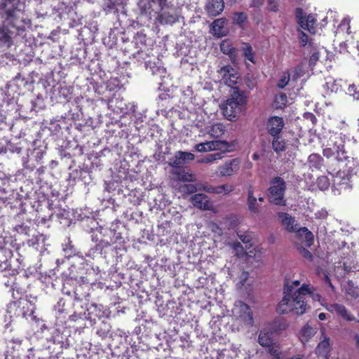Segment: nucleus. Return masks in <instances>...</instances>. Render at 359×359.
I'll return each instance as SVG.
<instances>
[{"instance_id": "ddd939ff", "label": "nucleus", "mask_w": 359, "mask_h": 359, "mask_svg": "<svg viewBox=\"0 0 359 359\" xmlns=\"http://www.w3.org/2000/svg\"><path fill=\"white\" fill-rule=\"evenodd\" d=\"M330 352V338L322 331L321 340L316 348V353L323 359H329Z\"/></svg>"}, {"instance_id": "f03ea898", "label": "nucleus", "mask_w": 359, "mask_h": 359, "mask_svg": "<svg viewBox=\"0 0 359 359\" xmlns=\"http://www.w3.org/2000/svg\"><path fill=\"white\" fill-rule=\"evenodd\" d=\"M247 98L243 92L233 90L231 97L222 107L223 115L229 121H235L244 112Z\"/></svg>"}, {"instance_id": "bf43d9fd", "label": "nucleus", "mask_w": 359, "mask_h": 359, "mask_svg": "<svg viewBox=\"0 0 359 359\" xmlns=\"http://www.w3.org/2000/svg\"><path fill=\"white\" fill-rule=\"evenodd\" d=\"M305 116H306V118H309L313 123H315L316 122V118L313 114H311V113L306 114Z\"/></svg>"}, {"instance_id": "a19ab883", "label": "nucleus", "mask_w": 359, "mask_h": 359, "mask_svg": "<svg viewBox=\"0 0 359 359\" xmlns=\"http://www.w3.org/2000/svg\"><path fill=\"white\" fill-rule=\"evenodd\" d=\"M248 276H249L248 272L242 271V273H241V275L239 276V280L237 283V286L239 288H241L245 285L246 280L248 279Z\"/></svg>"}, {"instance_id": "20e7f679", "label": "nucleus", "mask_w": 359, "mask_h": 359, "mask_svg": "<svg viewBox=\"0 0 359 359\" xmlns=\"http://www.w3.org/2000/svg\"><path fill=\"white\" fill-rule=\"evenodd\" d=\"M286 189L285 180L276 177L271 181L270 187L268 189L269 198L271 203L277 205H284V194Z\"/></svg>"}, {"instance_id": "72a5a7b5", "label": "nucleus", "mask_w": 359, "mask_h": 359, "mask_svg": "<svg viewBox=\"0 0 359 359\" xmlns=\"http://www.w3.org/2000/svg\"><path fill=\"white\" fill-rule=\"evenodd\" d=\"M234 189L233 186L231 184H226L219 186H217L216 194H228L233 191Z\"/></svg>"}, {"instance_id": "4be33fe9", "label": "nucleus", "mask_w": 359, "mask_h": 359, "mask_svg": "<svg viewBox=\"0 0 359 359\" xmlns=\"http://www.w3.org/2000/svg\"><path fill=\"white\" fill-rule=\"evenodd\" d=\"M247 204L248 209L252 214H257L259 212V204L257 198L255 196L254 189L252 187H249L248 191Z\"/></svg>"}, {"instance_id": "5fc2aeb1", "label": "nucleus", "mask_w": 359, "mask_h": 359, "mask_svg": "<svg viewBox=\"0 0 359 359\" xmlns=\"http://www.w3.org/2000/svg\"><path fill=\"white\" fill-rule=\"evenodd\" d=\"M150 68H151V69L152 71V73L154 74H161L164 73V72H165V69L163 67H161V66L157 67L156 69H154V67H152L151 66H150Z\"/></svg>"}, {"instance_id": "39448f33", "label": "nucleus", "mask_w": 359, "mask_h": 359, "mask_svg": "<svg viewBox=\"0 0 359 359\" xmlns=\"http://www.w3.org/2000/svg\"><path fill=\"white\" fill-rule=\"evenodd\" d=\"M5 243L4 237L0 235V272L8 271V274L13 275L20 266L12 264L13 252L10 249L4 248Z\"/></svg>"}, {"instance_id": "79ce46f5", "label": "nucleus", "mask_w": 359, "mask_h": 359, "mask_svg": "<svg viewBox=\"0 0 359 359\" xmlns=\"http://www.w3.org/2000/svg\"><path fill=\"white\" fill-rule=\"evenodd\" d=\"M247 20V15L244 13H236L233 18V21L238 25L243 24Z\"/></svg>"}, {"instance_id": "423d86ee", "label": "nucleus", "mask_w": 359, "mask_h": 359, "mask_svg": "<svg viewBox=\"0 0 359 359\" xmlns=\"http://www.w3.org/2000/svg\"><path fill=\"white\" fill-rule=\"evenodd\" d=\"M212 118L208 117L207 120L204 119L203 124H200L198 121V127H204L205 130L213 138H219L224 135L226 128L223 123L215 122L216 114H212Z\"/></svg>"}, {"instance_id": "13d9d810", "label": "nucleus", "mask_w": 359, "mask_h": 359, "mask_svg": "<svg viewBox=\"0 0 359 359\" xmlns=\"http://www.w3.org/2000/svg\"><path fill=\"white\" fill-rule=\"evenodd\" d=\"M204 190L209 193L216 194L217 187H205Z\"/></svg>"}, {"instance_id": "2f4dec72", "label": "nucleus", "mask_w": 359, "mask_h": 359, "mask_svg": "<svg viewBox=\"0 0 359 359\" xmlns=\"http://www.w3.org/2000/svg\"><path fill=\"white\" fill-rule=\"evenodd\" d=\"M304 74V69L303 65H299L296 66L290 75L292 79L295 81Z\"/></svg>"}, {"instance_id": "58836bf2", "label": "nucleus", "mask_w": 359, "mask_h": 359, "mask_svg": "<svg viewBox=\"0 0 359 359\" xmlns=\"http://www.w3.org/2000/svg\"><path fill=\"white\" fill-rule=\"evenodd\" d=\"M290 76H291L289 72H284L278 81V86L280 88H283L288 83Z\"/></svg>"}, {"instance_id": "6e6552de", "label": "nucleus", "mask_w": 359, "mask_h": 359, "mask_svg": "<svg viewBox=\"0 0 359 359\" xmlns=\"http://www.w3.org/2000/svg\"><path fill=\"white\" fill-rule=\"evenodd\" d=\"M229 144L226 141L212 140L206 141L194 146V149L198 152H208L215 150L226 149Z\"/></svg>"}, {"instance_id": "f8f14e48", "label": "nucleus", "mask_w": 359, "mask_h": 359, "mask_svg": "<svg viewBox=\"0 0 359 359\" xmlns=\"http://www.w3.org/2000/svg\"><path fill=\"white\" fill-rule=\"evenodd\" d=\"M284 127L283 118L279 116H272L268 119L266 128L268 133L273 137H276L282 131Z\"/></svg>"}, {"instance_id": "37998d69", "label": "nucleus", "mask_w": 359, "mask_h": 359, "mask_svg": "<svg viewBox=\"0 0 359 359\" xmlns=\"http://www.w3.org/2000/svg\"><path fill=\"white\" fill-rule=\"evenodd\" d=\"M231 247L233 249L237 255H242L244 252V249L240 243H233L230 244Z\"/></svg>"}, {"instance_id": "f3484780", "label": "nucleus", "mask_w": 359, "mask_h": 359, "mask_svg": "<svg viewBox=\"0 0 359 359\" xmlns=\"http://www.w3.org/2000/svg\"><path fill=\"white\" fill-rule=\"evenodd\" d=\"M191 202L194 206L201 210H209L211 205L208 197L203 194H197L191 197Z\"/></svg>"}, {"instance_id": "b1692460", "label": "nucleus", "mask_w": 359, "mask_h": 359, "mask_svg": "<svg viewBox=\"0 0 359 359\" xmlns=\"http://www.w3.org/2000/svg\"><path fill=\"white\" fill-rule=\"evenodd\" d=\"M317 332V328L306 324L300 330L299 337L302 342H307Z\"/></svg>"}, {"instance_id": "c85d7f7f", "label": "nucleus", "mask_w": 359, "mask_h": 359, "mask_svg": "<svg viewBox=\"0 0 359 359\" xmlns=\"http://www.w3.org/2000/svg\"><path fill=\"white\" fill-rule=\"evenodd\" d=\"M272 147L273 150L278 153L285 150V142L283 140L280 139L278 135H277L276 137H273Z\"/></svg>"}, {"instance_id": "69168bd1", "label": "nucleus", "mask_w": 359, "mask_h": 359, "mask_svg": "<svg viewBox=\"0 0 359 359\" xmlns=\"http://www.w3.org/2000/svg\"><path fill=\"white\" fill-rule=\"evenodd\" d=\"M355 339L356 341L357 346L359 348V334H356L355 336Z\"/></svg>"}, {"instance_id": "0eeeda50", "label": "nucleus", "mask_w": 359, "mask_h": 359, "mask_svg": "<svg viewBox=\"0 0 359 359\" xmlns=\"http://www.w3.org/2000/svg\"><path fill=\"white\" fill-rule=\"evenodd\" d=\"M218 72L222 79L226 85L233 88V90H238V88L236 85L238 83L239 76L238 72L235 69L230 65H226L222 67Z\"/></svg>"}, {"instance_id": "052dcab7", "label": "nucleus", "mask_w": 359, "mask_h": 359, "mask_svg": "<svg viewBox=\"0 0 359 359\" xmlns=\"http://www.w3.org/2000/svg\"><path fill=\"white\" fill-rule=\"evenodd\" d=\"M263 4V0H252V4L255 7H259Z\"/></svg>"}, {"instance_id": "9b49d317", "label": "nucleus", "mask_w": 359, "mask_h": 359, "mask_svg": "<svg viewBox=\"0 0 359 359\" xmlns=\"http://www.w3.org/2000/svg\"><path fill=\"white\" fill-rule=\"evenodd\" d=\"M296 17L298 24L302 29L308 30L310 33H315L316 20L313 15L304 16L303 10L299 8L296 9Z\"/></svg>"}, {"instance_id": "412c9836", "label": "nucleus", "mask_w": 359, "mask_h": 359, "mask_svg": "<svg viewBox=\"0 0 359 359\" xmlns=\"http://www.w3.org/2000/svg\"><path fill=\"white\" fill-rule=\"evenodd\" d=\"M174 177L178 181L194 182V176L192 173L187 172L183 168H173L171 172Z\"/></svg>"}, {"instance_id": "680f3d73", "label": "nucleus", "mask_w": 359, "mask_h": 359, "mask_svg": "<svg viewBox=\"0 0 359 359\" xmlns=\"http://www.w3.org/2000/svg\"><path fill=\"white\" fill-rule=\"evenodd\" d=\"M281 359H304V355H300V354H297V355H294L292 358H281Z\"/></svg>"}, {"instance_id": "aec40b11", "label": "nucleus", "mask_w": 359, "mask_h": 359, "mask_svg": "<svg viewBox=\"0 0 359 359\" xmlns=\"http://www.w3.org/2000/svg\"><path fill=\"white\" fill-rule=\"evenodd\" d=\"M226 20L224 18H219L212 23L211 25V33L217 36L222 37L226 35V30L224 28Z\"/></svg>"}, {"instance_id": "a878e982", "label": "nucleus", "mask_w": 359, "mask_h": 359, "mask_svg": "<svg viewBox=\"0 0 359 359\" xmlns=\"http://www.w3.org/2000/svg\"><path fill=\"white\" fill-rule=\"evenodd\" d=\"M351 19L349 17H345L341 21L338 25L336 31V36L340 37V36H348L351 34L350 27Z\"/></svg>"}, {"instance_id": "a18cd8bd", "label": "nucleus", "mask_w": 359, "mask_h": 359, "mask_svg": "<svg viewBox=\"0 0 359 359\" xmlns=\"http://www.w3.org/2000/svg\"><path fill=\"white\" fill-rule=\"evenodd\" d=\"M299 40L302 46H305L308 43V36L302 31H299Z\"/></svg>"}, {"instance_id": "f704fd0d", "label": "nucleus", "mask_w": 359, "mask_h": 359, "mask_svg": "<svg viewBox=\"0 0 359 359\" xmlns=\"http://www.w3.org/2000/svg\"><path fill=\"white\" fill-rule=\"evenodd\" d=\"M180 191L185 194H190L195 193L197 191L196 187L194 184H183L179 188Z\"/></svg>"}, {"instance_id": "de8ad7c7", "label": "nucleus", "mask_w": 359, "mask_h": 359, "mask_svg": "<svg viewBox=\"0 0 359 359\" xmlns=\"http://www.w3.org/2000/svg\"><path fill=\"white\" fill-rule=\"evenodd\" d=\"M209 226L212 231L214 232L215 234H217L218 236L222 235V230L216 223L211 222L209 224Z\"/></svg>"}, {"instance_id": "c756f323", "label": "nucleus", "mask_w": 359, "mask_h": 359, "mask_svg": "<svg viewBox=\"0 0 359 359\" xmlns=\"http://www.w3.org/2000/svg\"><path fill=\"white\" fill-rule=\"evenodd\" d=\"M242 50L245 59L254 63V52L252 46L249 43H243Z\"/></svg>"}, {"instance_id": "1a4fd4ad", "label": "nucleus", "mask_w": 359, "mask_h": 359, "mask_svg": "<svg viewBox=\"0 0 359 359\" xmlns=\"http://www.w3.org/2000/svg\"><path fill=\"white\" fill-rule=\"evenodd\" d=\"M240 165L241 161L238 158L226 161L218 167V175L221 177L232 176L238 172Z\"/></svg>"}, {"instance_id": "6ab92c4d", "label": "nucleus", "mask_w": 359, "mask_h": 359, "mask_svg": "<svg viewBox=\"0 0 359 359\" xmlns=\"http://www.w3.org/2000/svg\"><path fill=\"white\" fill-rule=\"evenodd\" d=\"M206 8L209 15L216 16L222 12L224 4L223 0H210Z\"/></svg>"}, {"instance_id": "49530a36", "label": "nucleus", "mask_w": 359, "mask_h": 359, "mask_svg": "<svg viewBox=\"0 0 359 359\" xmlns=\"http://www.w3.org/2000/svg\"><path fill=\"white\" fill-rule=\"evenodd\" d=\"M52 341L54 344H60L62 342V337L58 330H55L52 336Z\"/></svg>"}, {"instance_id": "a211bd4d", "label": "nucleus", "mask_w": 359, "mask_h": 359, "mask_svg": "<svg viewBox=\"0 0 359 359\" xmlns=\"http://www.w3.org/2000/svg\"><path fill=\"white\" fill-rule=\"evenodd\" d=\"M296 236L300 238V240L305 244V245L309 247L313 244V233L306 227H298L294 232Z\"/></svg>"}, {"instance_id": "7ed1b4c3", "label": "nucleus", "mask_w": 359, "mask_h": 359, "mask_svg": "<svg viewBox=\"0 0 359 359\" xmlns=\"http://www.w3.org/2000/svg\"><path fill=\"white\" fill-rule=\"evenodd\" d=\"M234 319L233 326L238 331L249 332L254 325L253 313L250 307L245 303L238 301L232 309Z\"/></svg>"}, {"instance_id": "2eb2a0df", "label": "nucleus", "mask_w": 359, "mask_h": 359, "mask_svg": "<svg viewBox=\"0 0 359 359\" xmlns=\"http://www.w3.org/2000/svg\"><path fill=\"white\" fill-rule=\"evenodd\" d=\"M278 219L281 224L290 232H295L299 226L294 217L285 212H278Z\"/></svg>"}, {"instance_id": "8fccbe9b", "label": "nucleus", "mask_w": 359, "mask_h": 359, "mask_svg": "<svg viewBox=\"0 0 359 359\" xmlns=\"http://www.w3.org/2000/svg\"><path fill=\"white\" fill-rule=\"evenodd\" d=\"M327 212L325 209H321L315 213V217L317 219H325L327 217Z\"/></svg>"}, {"instance_id": "393cba45", "label": "nucleus", "mask_w": 359, "mask_h": 359, "mask_svg": "<svg viewBox=\"0 0 359 359\" xmlns=\"http://www.w3.org/2000/svg\"><path fill=\"white\" fill-rule=\"evenodd\" d=\"M307 164L312 171L320 170L323 165V159L318 154H311L308 157Z\"/></svg>"}, {"instance_id": "338daca9", "label": "nucleus", "mask_w": 359, "mask_h": 359, "mask_svg": "<svg viewBox=\"0 0 359 359\" xmlns=\"http://www.w3.org/2000/svg\"><path fill=\"white\" fill-rule=\"evenodd\" d=\"M320 295L318 294L313 295V299L315 300H320Z\"/></svg>"}, {"instance_id": "7c9ffc66", "label": "nucleus", "mask_w": 359, "mask_h": 359, "mask_svg": "<svg viewBox=\"0 0 359 359\" xmlns=\"http://www.w3.org/2000/svg\"><path fill=\"white\" fill-rule=\"evenodd\" d=\"M222 158V156L219 153H215L208 155L207 156L201 158L198 160V163H212L213 161L219 160Z\"/></svg>"}, {"instance_id": "5701e85b", "label": "nucleus", "mask_w": 359, "mask_h": 359, "mask_svg": "<svg viewBox=\"0 0 359 359\" xmlns=\"http://www.w3.org/2000/svg\"><path fill=\"white\" fill-rule=\"evenodd\" d=\"M221 51L228 55L233 62L236 59V50L233 47L232 43L229 40H224L220 44Z\"/></svg>"}, {"instance_id": "864d4df0", "label": "nucleus", "mask_w": 359, "mask_h": 359, "mask_svg": "<svg viewBox=\"0 0 359 359\" xmlns=\"http://www.w3.org/2000/svg\"><path fill=\"white\" fill-rule=\"evenodd\" d=\"M153 3H158V6L161 10H163L165 8L168 7V4L166 0H151Z\"/></svg>"}, {"instance_id": "6e6d98bb", "label": "nucleus", "mask_w": 359, "mask_h": 359, "mask_svg": "<svg viewBox=\"0 0 359 359\" xmlns=\"http://www.w3.org/2000/svg\"><path fill=\"white\" fill-rule=\"evenodd\" d=\"M302 256L307 259H311L312 258V254L311 253V252L306 249H303L302 251Z\"/></svg>"}, {"instance_id": "0e129e2a", "label": "nucleus", "mask_w": 359, "mask_h": 359, "mask_svg": "<svg viewBox=\"0 0 359 359\" xmlns=\"http://www.w3.org/2000/svg\"><path fill=\"white\" fill-rule=\"evenodd\" d=\"M318 318L320 320H325L326 319V314L324 313H320L319 315H318Z\"/></svg>"}, {"instance_id": "ea45409f", "label": "nucleus", "mask_w": 359, "mask_h": 359, "mask_svg": "<svg viewBox=\"0 0 359 359\" xmlns=\"http://www.w3.org/2000/svg\"><path fill=\"white\" fill-rule=\"evenodd\" d=\"M13 230L18 233L28 235L29 233V227L25 224H18L13 227Z\"/></svg>"}, {"instance_id": "4c0bfd02", "label": "nucleus", "mask_w": 359, "mask_h": 359, "mask_svg": "<svg viewBox=\"0 0 359 359\" xmlns=\"http://www.w3.org/2000/svg\"><path fill=\"white\" fill-rule=\"evenodd\" d=\"M266 347L269 348V351L271 353V355L274 357L273 359L282 358L280 356L281 353H280V348L278 347V346L274 344L273 342L271 346H266Z\"/></svg>"}, {"instance_id": "e2e57ef3", "label": "nucleus", "mask_w": 359, "mask_h": 359, "mask_svg": "<svg viewBox=\"0 0 359 359\" xmlns=\"http://www.w3.org/2000/svg\"><path fill=\"white\" fill-rule=\"evenodd\" d=\"M252 158L254 161H257L259 158V154L257 152H255L252 154Z\"/></svg>"}, {"instance_id": "bb28decb", "label": "nucleus", "mask_w": 359, "mask_h": 359, "mask_svg": "<svg viewBox=\"0 0 359 359\" xmlns=\"http://www.w3.org/2000/svg\"><path fill=\"white\" fill-rule=\"evenodd\" d=\"M161 24H173L177 21V16L170 12L163 11L157 17Z\"/></svg>"}, {"instance_id": "dca6fc26", "label": "nucleus", "mask_w": 359, "mask_h": 359, "mask_svg": "<svg viewBox=\"0 0 359 359\" xmlns=\"http://www.w3.org/2000/svg\"><path fill=\"white\" fill-rule=\"evenodd\" d=\"M327 309L332 313H336L338 316L347 321H353L355 320V317L351 314L346 308L342 304H330L327 307Z\"/></svg>"}, {"instance_id": "3c124183", "label": "nucleus", "mask_w": 359, "mask_h": 359, "mask_svg": "<svg viewBox=\"0 0 359 359\" xmlns=\"http://www.w3.org/2000/svg\"><path fill=\"white\" fill-rule=\"evenodd\" d=\"M319 60V53L318 52L313 53L309 59V65H314L316 62Z\"/></svg>"}, {"instance_id": "c9c22d12", "label": "nucleus", "mask_w": 359, "mask_h": 359, "mask_svg": "<svg viewBox=\"0 0 359 359\" xmlns=\"http://www.w3.org/2000/svg\"><path fill=\"white\" fill-rule=\"evenodd\" d=\"M237 236L244 244H250L252 241V236L249 232H242L241 231L237 232Z\"/></svg>"}, {"instance_id": "f257e3e1", "label": "nucleus", "mask_w": 359, "mask_h": 359, "mask_svg": "<svg viewBox=\"0 0 359 359\" xmlns=\"http://www.w3.org/2000/svg\"><path fill=\"white\" fill-rule=\"evenodd\" d=\"M311 291L309 285L303 284L295 290L292 285H284L283 297L278 304L277 311L280 314L292 313L302 315L306 310V297Z\"/></svg>"}, {"instance_id": "cd10ccee", "label": "nucleus", "mask_w": 359, "mask_h": 359, "mask_svg": "<svg viewBox=\"0 0 359 359\" xmlns=\"http://www.w3.org/2000/svg\"><path fill=\"white\" fill-rule=\"evenodd\" d=\"M287 102V97L285 93H280L276 95L275 99H274V103H275L276 108L281 109L284 106H285Z\"/></svg>"}, {"instance_id": "09e8293b", "label": "nucleus", "mask_w": 359, "mask_h": 359, "mask_svg": "<svg viewBox=\"0 0 359 359\" xmlns=\"http://www.w3.org/2000/svg\"><path fill=\"white\" fill-rule=\"evenodd\" d=\"M326 86L328 89H330L332 92H337L338 86L336 83L335 81L330 80V81L326 82Z\"/></svg>"}, {"instance_id": "e433bc0d", "label": "nucleus", "mask_w": 359, "mask_h": 359, "mask_svg": "<svg viewBox=\"0 0 359 359\" xmlns=\"http://www.w3.org/2000/svg\"><path fill=\"white\" fill-rule=\"evenodd\" d=\"M10 36L4 28L0 27V48L9 42Z\"/></svg>"}, {"instance_id": "4d7b16f0", "label": "nucleus", "mask_w": 359, "mask_h": 359, "mask_svg": "<svg viewBox=\"0 0 359 359\" xmlns=\"http://www.w3.org/2000/svg\"><path fill=\"white\" fill-rule=\"evenodd\" d=\"M285 284H288V285H292V286H293V287H294L295 290H297V289H298V288H299L298 287H299V285H300V281H299V280H294V281H292V282H291V283H289L288 281H287Z\"/></svg>"}, {"instance_id": "9d476101", "label": "nucleus", "mask_w": 359, "mask_h": 359, "mask_svg": "<svg viewBox=\"0 0 359 359\" xmlns=\"http://www.w3.org/2000/svg\"><path fill=\"white\" fill-rule=\"evenodd\" d=\"M195 158L194 154L191 152L178 151L175 156L170 158L168 164L172 168H182V166Z\"/></svg>"}, {"instance_id": "603ef678", "label": "nucleus", "mask_w": 359, "mask_h": 359, "mask_svg": "<svg viewBox=\"0 0 359 359\" xmlns=\"http://www.w3.org/2000/svg\"><path fill=\"white\" fill-rule=\"evenodd\" d=\"M269 9L273 11H276L278 10V1L277 0H268Z\"/></svg>"}, {"instance_id": "473e14b6", "label": "nucleus", "mask_w": 359, "mask_h": 359, "mask_svg": "<svg viewBox=\"0 0 359 359\" xmlns=\"http://www.w3.org/2000/svg\"><path fill=\"white\" fill-rule=\"evenodd\" d=\"M317 184L320 190H326L330 185V180L326 176L319 177L317 180Z\"/></svg>"}, {"instance_id": "4468645a", "label": "nucleus", "mask_w": 359, "mask_h": 359, "mask_svg": "<svg viewBox=\"0 0 359 359\" xmlns=\"http://www.w3.org/2000/svg\"><path fill=\"white\" fill-rule=\"evenodd\" d=\"M272 328L270 325H266L262 328L258 336V343L263 347L271 346L273 343Z\"/></svg>"}, {"instance_id": "774afa93", "label": "nucleus", "mask_w": 359, "mask_h": 359, "mask_svg": "<svg viewBox=\"0 0 359 359\" xmlns=\"http://www.w3.org/2000/svg\"><path fill=\"white\" fill-rule=\"evenodd\" d=\"M41 238L42 239V241H43V236H42V235L39 236V237H36V243L37 244L39 243V241H40V239H41Z\"/></svg>"}, {"instance_id": "c03bdc74", "label": "nucleus", "mask_w": 359, "mask_h": 359, "mask_svg": "<svg viewBox=\"0 0 359 359\" xmlns=\"http://www.w3.org/2000/svg\"><path fill=\"white\" fill-rule=\"evenodd\" d=\"M348 93L353 96L355 100H359V92L356 90L355 85H350L348 88Z\"/></svg>"}]
</instances>
